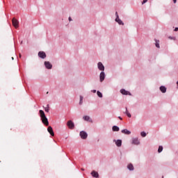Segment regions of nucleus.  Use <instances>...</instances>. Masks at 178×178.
<instances>
[{
	"label": "nucleus",
	"mask_w": 178,
	"mask_h": 178,
	"mask_svg": "<svg viewBox=\"0 0 178 178\" xmlns=\"http://www.w3.org/2000/svg\"><path fill=\"white\" fill-rule=\"evenodd\" d=\"M39 113L40 115V118L43 124H45V126H48L49 124V122H48V118H47V116H45V113H44V111L40 110Z\"/></svg>",
	"instance_id": "nucleus-1"
},
{
	"label": "nucleus",
	"mask_w": 178,
	"mask_h": 178,
	"mask_svg": "<svg viewBox=\"0 0 178 178\" xmlns=\"http://www.w3.org/2000/svg\"><path fill=\"white\" fill-rule=\"evenodd\" d=\"M67 126L69 127V129L73 130V129H74V122H72V120H69L67 122Z\"/></svg>",
	"instance_id": "nucleus-2"
},
{
	"label": "nucleus",
	"mask_w": 178,
	"mask_h": 178,
	"mask_svg": "<svg viewBox=\"0 0 178 178\" xmlns=\"http://www.w3.org/2000/svg\"><path fill=\"white\" fill-rule=\"evenodd\" d=\"M12 22H13V26H14L15 29L19 28V21L17 19H16L15 18H13L12 20Z\"/></svg>",
	"instance_id": "nucleus-3"
},
{
	"label": "nucleus",
	"mask_w": 178,
	"mask_h": 178,
	"mask_svg": "<svg viewBox=\"0 0 178 178\" xmlns=\"http://www.w3.org/2000/svg\"><path fill=\"white\" fill-rule=\"evenodd\" d=\"M80 137L83 140H86V138H87V137H88V134H87L86 131H82L80 132Z\"/></svg>",
	"instance_id": "nucleus-4"
},
{
	"label": "nucleus",
	"mask_w": 178,
	"mask_h": 178,
	"mask_svg": "<svg viewBox=\"0 0 178 178\" xmlns=\"http://www.w3.org/2000/svg\"><path fill=\"white\" fill-rule=\"evenodd\" d=\"M97 67L99 70H101L102 72H104V70H105V67L104 66V64H102V63L101 62L98 63Z\"/></svg>",
	"instance_id": "nucleus-5"
},
{
	"label": "nucleus",
	"mask_w": 178,
	"mask_h": 178,
	"mask_svg": "<svg viewBox=\"0 0 178 178\" xmlns=\"http://www.w3.org/2000/svg\"><path fill=\"white\" fill-rule=\"evenodd\" d=\"M38 56L39 58H42V59H45V58H47V54L44 51H39Z\"/></svg>",
	"instance_id": "nucleus-6"
},
{
	"label": "nucleus",
	"mask_w": 178,
	"mask_h": 178,
	"mask_svg": "<svg viewBox=\"0 0 178 178\" xmlns=\"http://www.w3.org/2000/svg\"><path fill=\"white\" fill-rule=\"evenodd\" d=\"M105 80V72H102L99 74V81L101 83Z\"/></svg>",
	"instance_id": "nucleus-7"
},
{
	"label": "nucleus",
	"mask_w": 178,
	"mask_h": 178,
	"mask_svg": "<svg viewBox=\"0 0 178 178\" xmlns=\"http://www.w3.org/2000/svg\"><path fill=\"white\" fill-rule=\"evenodd\" d=\"M44 66L47 69H52V64H51L49 61H45Z\"/></svg>",
	"instance_id": "nucleus-8"
},
{
	"label": "nucleus",
	"mask_w": 178,
	"mask_h": 178,
	"mask_svg": "<svg viewBox=\"0 0 178 178\" xmlns=\"http://www.w3.org/2000/svg\"><path fill=\"white\" fill-rule=\"evenodd\" d=\"M120 92L121 94H122L123 95H131V94L130 93V92L127 91L124 89H121L120 90Z\"/></svg>",
	"instance_id": "nucleus-9"
},
{
	"label": "nucleus",
	"mask_w": 178,
	"mask_h": 178,
	"mask_svg": "<svg viewBox=\"0 0 178 178\" xmlns=\"http://www.w3.org/2000/svg\"><path fill=\"white\" fill-rule=\"evenodd\" d=\"M83 120L86 122H90V123H92V119L90 118V116L86 115L83 117Z\"/></svg>",
	"instance_id": "nucleus-10"
},
{
	"label": "nucleus",
	"mask_w": 178,
	"mask_h": 178,
	"mask_svg": "<svg viewBox=\"0 0 178 178\" xmlns=\"http://www.w3.org/2000/svg\"><path fill=\"white\" fill-rule=\"evenodd\" d=\"M132 144H134V145H139L140 140L138 138H135L132 139Z\"/></svg>",
	"instance_id": "nucleus-11"
},
{
	"label": "nucleus",
	"mask_w": 178,
	"mask_h": 178,
	"mask_svg": "<svg viewBox=\"0 0 178 178\" xmlns=\"http://www.w3.org/2000/svg\"><path fill=\"white\" fill-rule=\"evenodd\" d=\"M47 131L51 134L53 137L55 136V134L54 133V129H52V127H49L47 128Z\"/></svg>",
	"instance_id": "nucleus-12"
},
{
	"label": "nucleus",
	"mask_w": 178,
	"mask_h": 178,
	"mask_svg": "<svg viewBox=\"0 0 178 178\" xmlns=\"http://www.w3.org/2000/svg\"><path fill=\"white\" fill-rule=\"evenodd\" d=\"M91 175L92 176V177H99V175L98 174V172L93 170L91 172Z\"/></svg>",
	"instance_id": "nucleus-13"
},
{
	"label": "nucleus",
	"mask_w": 178,
	"mask_h": 178,
	"mask_svg": "<svg viewBox=\"0 0 178 178\" xmlns=\"http://www.w3.org/2000/svg\"><path fill=\"white\" fill-rule=\"evenodd\" d=\"M114 142L115 143V145H117V147H122V140H114Z\"/></svg>",
	"instance_id": "nucleus-14"
},
{
	"label": "nucleus",
	"mask_w": 178,
	"mask_h": 178,
	"mask_svg": "<svg viewBox=\"0 0 178 178\" xmlns=\"http://www.w3.org/2000/svg\"><path fill=\"white\" fill-rule=\"evenodd\" d=\"M122 133H123V134H127V136H130V134H131V131H130L127 129L122 130Z\"/></svg>",
	"instance_id": "nucleus-15"
},
{
	"label": "nucleus",
	"mask_w": 178,
	"mask_h": 178,
	"mask_svg": "<svg viewBox=\"0 0 178 178\" xmlns=\"http://www.w3.org/2000/svg\"><path fill=\"white\" fill-rule=\"evenodd\" d=\"M115 22L118 23V24L123 26L124 24L123 23V21L119 18H115Z\"/></svg>",
	"instance_id": "nucleus-16"
},
{
	"label": "nucleus",
	"mask_w": 178,
	"mask_h": 178,
	"mask_svg": "<svg viewBox=\"0 0 178 178\" xmlns=\"http://www.w3.org/2000/svg\"><path fill=\"white\" fill-rule=\"evenodd\" d=\"M127 168H128L129 170H134V166L133 164H131V163H129V164L127 165Z\"/></svg>",
	"instance_id": "nucleus-17"
},
{
	"label": "nucleus",
	"mask_w": 178,
	"mask_h": 178,
	"mask_svg": "<svg viewBox=\"0 0 178 178\" xmlns=\"http://www.w3.org/2000/svg\"><path fill=\"white\" fill-rule=\"evenodd\" d=\"M160 91H161V92H166V88L165 86H161L160 87Z\"/></svg>",
	"instance_id": "nucleus-18"
},
{
	"label": "nucleus",
	"mask_w": 178,
	"mask_h": 178,
	"mask_svg": "<svg viewBox=\"0 0 178 178\" xmlns=\"http://www.w3.org/2000/svg\"><path fill=\"white\" fill-rule=\"evenodd\" d=\"M112 129H113V131H119L120 130L119 127L118 126H113Z\"/></svg>",
	"instance_id": "nucleus-19"
},
{
	"label": "nucleus",
	"mask_w": 178,
	"mask_h": 178,
	"mask_svg": "<svg viewBox=\"0 0 178 178\" xmlns=\"http://www.w3.org/2000/svg\"><path fill=\"white\" fill-rule=\"evenodd\" d=\"M124 113H126V115L128 116V118H131V114H130V113H129V111H127V108H126V111L124 112Z\"/></svg>",
	"instance_id": "nucleus-20"
},
{
	"label": "nucleus",
	"mask_w": 178,
	"mask_h": 178,
	"mask_svg": "<svg viewBox=\"0 0 178 178\" xmlns=\"http://www.w3.org/2000/svg\"><path fill=\"white\" fill-rule=\"evenodd\" d=\"M83 99H84V97L83 96H80L79 105H83Z\"/></svg>",
	"instance_id": "nucleus-21"
},
{
	"label": "nucleus",
	"mask_w": 178,
	"mask_h": 178,
	"mask_svg": "<svg viewBox=\"0 0 178 178\" xmlns=\"http://www.w3.org/2000/svg\"><path fill=\"white\" fill-rule=\"evenodd\" d=\"M97 95H98V97H99V98H102V93H101V92H99V90H98V91L97 92Z\"/></svg>",
	"instance_id": "nucleus-22"
},
{
	"label": "nucleus",
	"mask_w": 178,
	"mask_h": 178,
	"mask_svg": "<svg viewBox=\"0 0 178 178\" xmlns=\"http://www.w3.org/2000/svg\"><path fill=\"white\" fill-rule=\"evenodd\" d=\"M45 112H49V104L47 105V107L44 108Z\"/></svg>",
	"instance_id": "nucleus-23"
},
{
	"label": "nucleus",
	"mask_w": 178,
	"mask_h": 178,
	"mask_svg": "<svg viewBox=\"0 0 178 178\" xmlns=\"http://www.w3.org/2000/svg\"><path fill=\"white\" fill-rule=\"evenodd\" d=\"M161 151H163V147L162 146L159 147L158 152L161 153Z\"/></svg>",
	"instance_id": "nucleus-24"
},
{
	"label": "nucleus",
	"mask_w": 178,
	"mask_h": 178,
	"mask_svg": "<svg viewBox=\"0 0 178 178\" xmlns=\"http://www.w3.org/2000/svg\"><path fill=\"white\" fill-rule=\"evenodd\" d=\"M140 136H141L142 137H146V136H147V134H146L145 132H144V131H142V132L140 133Z\"/></svg>",
	"instance_id": "nucleus-25"
},
{
	"label": "nucleus",
	"mask_w": 178,
	"mask_h": 178,
	"mask_svg": "<svg viewBox=\"0 0 178 178\" xmlns=\"http://www.w3.org/2000/svg\"><path fill=\"white\" fill-rule=\"evenodd\" d=\"M159 41L157 42L156 40V48H159Z\"/></svg>",
	"instance_id": "nucleus-26"
},
{
	"label": "nucleus",
	"mask_w": 178,
	"mask_h": 178,
	"mask_svg": "<svg viewBox=\"0 0 178 178\" xmlns=\"http://www.w3.org/2000/svg\"><path fill=\"white\" fill-rule=\"evenodd\" d=\"M148 1V0H143V1L142 2V4L144 5V3H147Z\"/></svg>",
	"instance_id": "nucleus-27"
},
{
	"label": "nucleus",
	"mask_w": 178,
	"mask_h": 178,
	"mask_svg": "<svg viewBox=\"0 0 178 178\" xmlns=\"http://www.w3.org/2000/svg\"><path fill=\"white\" fill-rule=\"evenodd\" d=\"M116 19L119 18V15L118 14V12L115 13Z\"/></svg>",
	"instance_id": "nucleus-28"
},
{
	"label": "nucleus",
	"mask_w": 178,
	"mask_h": 178,
	"mask_svg": "<svg viewBox=\"0 0 178 178\" xmlns=\"http://www.w3.org/2000/svg\"><path fill=\"white\" fill-rule=\"evenodd\" d=\"M92 92H93L94 94H95V92H97V90H92Z\"/></svg>",
	"instance_id": "nucleus-29"
},
{
	"label": "nucleus",
	"mask_w": 178,
	"mask_h": 178,
	"mask_svg": "<svg viewBox=\"0 0 178 178\" xmlns=\"http://www.w3.org/2000/svg\"><path fill=\"white\" fill-rule=\"evenodd\" d=\"M174 3H176L177 2V0H173Z\"/></svg>",
	"instance_id": "nucleus-30"
},
{
	"label": "nucleus",
	"mask_w": 178,
	"mask_h": 178,
	"mask_svg": "<svg viewBox=\"0 0 178 178\" xmlns=\"http://www.w3.org/2000/svg\"><path fill=\"white\" fill-rule=\"evenodd\" d=\"M69 21L72 22V17H69Z\"/></svg>",
	"instance_id": "nucleus-31"
},
{
	"label": "nucleus",
	"mask_w": 178,
	"mask_h": 178,
	"mask_svg": "<svg viewBox=\"0 0 178 178\" xmlns=\"http://www.w3.org/2000/svg\"><path fill=\"white\" fill-rule=\"evenodd\" d=\"M175 31H178V28H175Z\"/></svg>",
	"instance_id": "nucleus-32"
},
{
	"label": "nucleus",
	"mask_w": 178,
	"mask_h": 178,
	"mask_svg": "<svg viewBox=\"0 0 178 178\" xmlns=\"http://www.w3.org/2000/svg\"><path fill=\"white\" fill-rule=\"evenodd\" d=\"M119 118V119L120 120H123V118H122V117H118Z\"/></svg>",
	"instance_id": "nucleus-33"
},
{
	"label": "nucleus",
	"mask_w": 178,
	"mask_h": 178,
	"mask_svg": "<svg viewBox=\"0 0 178 178\" xmlns=\"http://www.w3.org/2000/svg\"><path fill=\"white\" fill-rule=\"evenodd\" d=\"M19 58H22V55L19 54Z\"/></svg>",
	"instance_id": "nucleus-34"
},
{
	"label": "nucleus",
	"mask_w": 178,
	"mask_h": 178,
	"mask_svg": "<svg viewBox=\"0 0 178 178\" xmlns=\"http://www.w3.org/2000/svg\"><path fill=\"white\" fill-rule=\"evenodd\" d=\"M177 85L178 86V81H177Z\"/></svg>",
	"instance_id": "nucleus-35"
},
{
	"label": "nucleus",
	"mask_w": 178,
	"mask_h": 178,
	"mask_svg": "<svg viewBox=\"0 0 178 178\" xmlns=\"http://www.w3.org/2000/svg\"><path fill=\"white\" fill-rule=\"evenodd\" d=\"M81 170H84V169L81 168Z\"/></svg>",
	"instance_id": "nucleus-36"
},
{
	"label": "nucleus",
	"mask_w": 178,
	"mask_h": 178,
	"mask_svg": "<svg viewBox=\"0 0 178 178\" xmlns=\"http://www.w3.org/2000/svg\"><path fill=\"white\" fill-rule=\"evenodd\" d=\"M12 59H13H13H14L13 57H12Z\"/></svg>",
	"instance_id": "nucleus-37"
}]
</instances>
